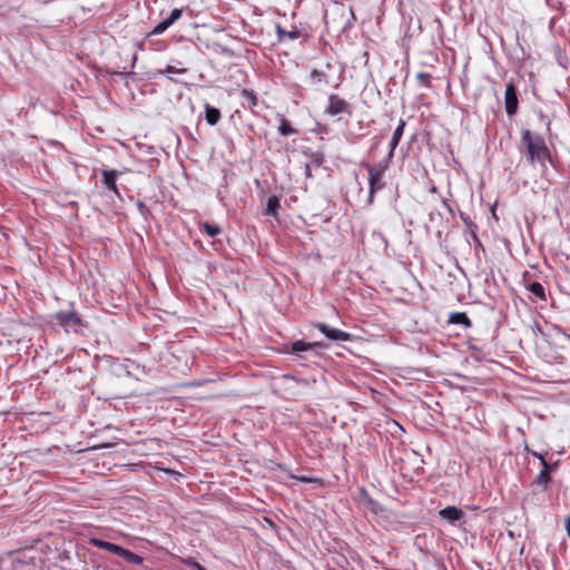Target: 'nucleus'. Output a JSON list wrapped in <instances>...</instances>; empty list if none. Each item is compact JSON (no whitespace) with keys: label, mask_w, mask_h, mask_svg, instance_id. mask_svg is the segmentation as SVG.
Listing matches in <instances>:
<instances>
[{"label":"nucleus","mask_w":570,"mask_h":570,"mask_svg":"<svg viewBox=\"0 0 570 570\" xmlns=\"http://www.w3.org/2000/svg\"><path fill=\"white\" fill-rule=\"evenodd\" d=\"M186 71H187L186 68H178V67L168 65L166 67V70L164 71V73H168V75H171V73H185Z\"/></svg>","instance_id":"obj_22"},{"label":"nucleus","mask_w":570,"mask_h":570,"mask_svg":"<svg viewBox=\"0 0 570 570\" xmlns=\"http://www.w3.org/2000/svg\"><path fill=\"white\" fill-rule=\"evenodd\" d=\"M322 346L323 344L320 342L306 343L304 341H295L291 345L285 346V352L295 354L297 357H305L306 353L315 352Z\"/></svg>","instance_id":"obj_4"},{"label":"nucleus","mask_w":570,"mask_h":570,"mask_svg":"<svg viewBox=\"0 0 570 570\" xmlns=\"http://www.w3.org/2000/svg\"><path fill=\"white\" fill-rule=\"evenodd\" d=\"M101 174H102V177H104V179H102L104 185L108 189H110V190L115 191L116 194H118V189H117V186H116V177H117L118 171L117 170H106V169H104L101 171Z\"/></svg>","instance_id":"obj_10"},{"label":"nucleus","mask_w":570,"mask_h":570,"mask_svg":"<svg viewBox=\"0 0 570 570\" xmlns=\"http://www.w3.org/2000/svg\"><path fill=\"white\" fill-rule=\"evenodd\" d=\"M550 481V475L547 469H543L537 476L535 482L538 484L546 485Z\"/></svg>","instance_id":"obj_20"},{"label":"nucleus","mask_w":570,"mask_h":570,"mask_svg":"<svg viewBox=\"0 0 570 570\" xmlns=\"http://www.w3.org/2000/svg\"><path fill=\"white\" fill-rule=\"evenodd\" d=\"M278 35H279V38L283 39L284 37H287L288 39H296L298 33L296 31H289V32H285L283 30H281L278 28Z\"/></svg>","instance_id":"obj_26"},{"label":"nucleus","mask_w":570,"mask_h":570,"mask_svg":"<svg viewBox=\"0 0 570 570\" xmlns=\"http://www.w3.org/2000/svg\"><path fill=\"white\" fill-rule=\"evenodd\" d=\"M530 291L538 297H544V289L540 283H532L530 285Z\"/></svg>","instance_id":"obj_21"},{"label":"nucleus","mask_w":570,"mask_h":570,"mask_svg":"<svg viewBox=\"0 0 570 570\" xmlns=\"http://www.w3.org/2000/svg\"><path fill=\"white\" fill-rule=\"evenodd\" d=\"M405 122L404 120H400L399 126L394 130L393 137H396L399 140L401 139L403 131H404Z\"/></svg>","instance_id":"obj_25"},{"label":"nucleus","mask_w":570,"mask_h":570,"mask_svg":"<svg viewBox=\"0 0 570 570\" xmlns=\"http://www.w3.org/2000/svg\"><path fill=\"white\" fill-rule=\"evenodd\" d=\"M522 140L527 145L529 158L531 161H539L543 165L544 160L549 157V151L540 137H534L529 130L522 134Z\"/></svg>","instance_id":"obj_1"},{"label":"nucleus","mask_w":570,"mask_h":570,"mask_svg":"<svg viewBox=\"0 0 570 570\" xmlns=\"http://www.w3.org/2000/svg\"><path fill=\"white\" fill-rule=\"evenodd\" d=\"M400 140L396 138V137H393L392 136V139L390 141V151H389V155H387V159L386 161L389 163L391 160V158L393 157V153H394V149L396 148V146L399 145Z\"/></svg>","instance_id":"obj_23"},{"label":"nucleus","mask_w":570,"mask_h":570,"mask_svg":"<svg viewBox=\"0 0 570 570\" xmlns=\"http://www.w3.org/2000/svg\"><path fill=\"white\" fill-rule=\"evenodd\" d=\"M504 99H505L507 114L510 116L515 114L517 107H518V98H517L514 86L512 83H509L505 87Z\"/></svg>","instance_id":"obj_7"},{"label":"nucleus","mask_w":570,"mask_h":570,"mask_svg":"<svg viewBox=\"0 0 570 570\" xmlns=\"http://www.w3.org/2000/svg\"><path fill=\"white\" fill-rule=\"evenodd\" d=\"M56 320L66 332L78 333L81 327V320L75 312H59Z\"/></svg>","instance_id":"obj_3"},{"label":"nucleus","mask_w":570,"mask_h":570,"mask_svg":"<svg viewBox=\"0 0 570 570\" xmlns=\"http://www.w3.org/2000/svg\"><path fill=\"white\" fill-rule=\"evenodd\" d=\"M328 340L335 342H345L351 340V334L337 328H332L325 323L314 324Z\"/></svg>","instance_id":"obj_6"},{"label":"nucleus","mask_w":570,"mask_h":570,"mask_svg":"<svg viewBox=\"0 0 570 570\" xmlns=\"http://www.w3.org/2000/svg\"><path fill=\"white\" fill-rule=\"evenodd\" d=\"M191 566L197 570H206L204 567H202L198 562H191Z\"/></svg>","instance_id":"obj_30"},{"label":"nucleus","mask_w":570,"mask_h":570,"mask_svg":"<svg viewBox=\"0 0 570 570\" xmlns=\"http://www.w3.org/2000/svg\"><path fill=\"white\" fill-rule=\"evenodd\" d=\"M181 17V9H174L171 12H170V16L169 18H167V20L169 21V23H174L175 21H177L179 18Z\"/></svg>","instance_id":"obj_24"},{"label":"nucleus","mask_w":570,"mask_h":570,"mask_svg":"<svg viewBox=\"0 0 570 570\" xmlns=\"http://www.w3.org/2000/svg\"><path fill=\"white\" fill-rule=\"evenodd\" d=\"M417 80H419L421 83L426 85V83H428V80H429V75L423 73V72H420V73H417Z\"/></svg>","instance_id":"obj_28"},{"label":"nucleus","mask_w":570,"mask_h":570,"mask_svg":"<svg viewBox=\"0 0 570 570\" xmlns=\"http://www.w3.org/2000/svg\"><path fill=\"white\" fill-rule=\"evenodd\" d=\"M170 26H171V23H169V21L166 19V20L161 21L160 23H158L154 28V30L151 31V35H160L165 30H167Z\"/></svg>","instance_id":"obj_18"},{"label":"nucleus","mask_w":570,"mask_h":570,"mask_svg":"<svg viewBox=\"0 0 570 570\" xmlns=\"http://www.w3.org/2000/svg\"><path fill=\"white\" fill-rule=\"evenodd\" d=\"M348 104L336 95H331L328 98V105L325 109V114L331 116H337L341 114H350Z\"/></svg>","instance_id":"obj_5"},{"label":"nucleus","mask_w":570,"mask_h":570,"mask_svg":"<svg viewBox=\"0 0 570 570\" xmlns=\"http://www.w3.org/2000/svg\"><path fill=\"white\" fill-rule=\"evenodd\" d=\"M440 518L443 520H446L450 523H454L459 520H461L464 515L463 511L456 507H446L439 511Z\"/></svg>","instance_id":"obj_8"},{"label":"nucleus","mask_w":570,"mask_h":570,"mask_svg":"<svg viewBox=\"0 0 570 570\" xmlns=\"http://www.w3.org/2000/svg\"><path fill=\"white\" fill-rule=\"evenodd\" d=\"M89 542H90L91 546H94L96 548L107 550V551H109L111 553H115L117 556H119L121 550H122V547L117 546V544L111 543V542H108V541H104V540L98 539V538H91Z\"/></svg>","instance_id":"obj_9"},{"label":"nucleus","mask_w":570,"mask_h":570,"mask_svg":"<svg viewBox=\"0 0 570 570\" xmlns=\"http://www.w3.org/2000/svg\"><path fill=\"white\" fill-rule=\"evenodd\" d=\"M367 507L374 513H379V512L382 511L381 505L377 502L373 501V500H368Z\"/></svg>","instance_id":"obj_27"},{"label":"nucleus","mask_w":570,"mask_h":570,"mask_svg":"<svg viewBox=\"0 0 570 570\" xmlns=\"http://www.w3.org/2000/svg\"><path fill=\"white\" fill-rule=\"evenodd\" d=\"M170 26H171V23H169V21L166 19V20L161 21L160 23H158L154 28V30L151 31V35H160L165 30H167Z\"/></svg>","instance_id":"obj_19"},{"label":"nucleus","mask_w":570,"mask_h":570,"mask_svg":"<svg viewBox=\"0 0 570 570\" xmlns=\"http://www.w3.org/2000/svg\"><path fill=\"white\" fill-rule=\"evenodd\" d=\"M450 321L454 324H463L466 327L471 326V321L464 313H454L451 315Z\"/></svg>","instance_id":"obj_14"},{"label":"nucleus","mask_w":570,"mask_h":570,"mask_svg":"<svg viewBox=\"0 0 570 570\" xmlns=\"http://www.w3.org/2000/svg\"><path fill=\"white\" fill-rule=\"evenodd\" d=\"M278 207H279V200L275 195H273V196L268 197V199H267L265 214L275 216Z\"/></svg>","instance_id":"obj_13"},{"label":"nucleus","mask_w":570,"mask_h":570,"mask_svg":"<svg viewBox=\"0 0 570 570\" xmlns=\"http://www.w3.org/2000/svg\"><path fill=\"white\" fill-rule=\"evenodd\" d=\"M278 130L283 136H289L292 134H295V129L292 128V126L286 119H282Z\"/></svg>","instance_id":"obj_15"},{"label":"nucleus","mask_w":570,"mask_h":570,"mask_svg":"<svg viewBox=\"0 0 570 570\" xmlns=\"http://www.w3.org/2000/svg\"><path fill=\"white\" fill-rule=\"evenodd\" d=\"M205 117H206V121L210 126H214L220 119V111L217 108H214V107H212L209 105H206V107H205Z\"/></svg>","instance_id":"obj_11"},{"label":"nucleus","mask_w":570,"mask_h":570,"mask_svg":"<svg viewBox=\"0 0 570 570\" xmlns=\"http://www.w3.org/2000/svg\"><path fill=\"white\" fill-rule=\"evenodd\" d=\"M566 530H567L568 535L570 537V518H568L566 520Z\"/></svg>","instance_id":"obj_29"},{"label":"nucleus","mask_w":570,"mask_h":570,"mask_svg":"<svg viewBox=\"0 0 570 570\" xmlns=\"http://www.w3.org/2000/svg\"><path fill=\"white\" fill-rule=\"evenodd\" d=\"M311 79L314 83L327 82L326 76L323 71L314 69L311 72Z\"/></svg>","instance_id":"obj_17"},{"label":"nucleus","mask_w":570,"mask_h":570,"mask_svg":"<svg viewBox=\"0 0 570 570\" xmlns=\"http://www.w3.org/2000/svg\"><path fill=\"white\" fill-rule=\"evenodd\" d=\"M387 167V161L384 165L372 166L365 165V168L368 171V184H370V194L367 197V204L373 203L374 193L383 188L384 184L382 183V178L384 171Z\"/></svg>","instance_id":"obj_2"},{"label":"nucleus","mask_w":570,"mask_h":570,"mask_svg":"<svg viewBox=\"0 0 570 570\" xmlns=\"http://www.w3.org/2000/svg\"><path fill=\"white\" fill-rule=\"evenodd\" d=\"M203 228L206 232V234L210 237H214L220 233V228L217 225L210 223H204Z\"/></svg>","instance_id":"obj_16"},{"label":"nucleus","mask_w":570,"mask_h":570,"mask_svg":"<svg viewBox=\"0 0 570 570\" xmlns=\"http://www.w3.org/2000/svg\"><path fill=\"white\" fill-rule=\"evenodd\" d=\"M119 557L124 558L127 562L134 563V564H141L142 558L125 548H122Z\"/></svg>","instance_id":"obj_12"}]
</instances>
